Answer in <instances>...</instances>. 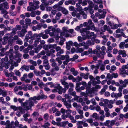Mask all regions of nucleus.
I'll return each instance as SVG.
<instances>
[{
    "label": "nucleus",
    "instance_id": "nucleus-41",
    "mask_svg": "<svg viewBox=\"0 0 128 128\" xmlns=\"http://www.w3.org/2000/svg\"><path fill=\"white\" fill-rule=\"evenodd\" d=\"M29 62L30 63L34 66H36L37 65V64L36 61H34L33 60H29Z\"/></svg>",
    "mask_w": 128,
    "mask_h": 128
},
{
    "label": "nucleus",
    "instance_id": "nucleus-40",
    "mask_svg": "<svg viewBox=\"0 0 128 128\" xmlns=\"http://www.w3.org/2000/svg\"><path fill=\"white\" fill-rule=\"evenodd\" d=\"M122 95V94L121 92H119L118 93H116V98H118L119 97H121Z\"/></svg>",
    "mask_w": 128,
    "mask_h": 128
},
{
    "label": "nucleus",
    "instance_id": "nucleus-38",
    "mask_svg": "<svg viewBox=\"0 0 128 128\" xmlns=\"http://www.w3.org/2000/svg\"><path fill=\"white\" fill-rule=\"evenodd\" d=\"M62 12L64 14L66 15L68 13V11L64 8H63L62 10Z\"/></svg>",
    "mask_w": 128,
    "mask_h": 128
},
{
    "label": "nucleus",
    "instance_id": "nucleus-33",
    "mask_svg": "<svg viewBox=\"0 0 128 128\" xmlns=\"http://www.w3.org/2000/svg\"><path fill=\"white\" fill-rule=\"evenodd\" d=\"M124 31L123 29L119 28L116 30V33H120L122 34L123 32Z\"/></svg>",
    "mask_w": 128,
    "mask_h": 128
},
{
    "label": "nucleus",
    "instance_id": "nucleus-60",
    "mask_svg": "<svg viewBox=\"0 0 128 128\" xmlns=\"http://www.w3.org/2000/svg\"><path fill=\"white\" fill-rule=\"evenodd\" d=\"M98 114L96 113H93L92 115V117L95 118V119H98Z\"/></svg>",
    "mask_w": 128,
    "mask_h": 128
},
{
    "label": "nucleus",
    "instance_id": "nucleus-63",
    "mask_svg": "<svg viewBox=\"0 0 128 128\" xmlns=\"http://www.w3.org/2000/svg\"><path fill=\"white\" fill-rule=\"evenodd\" d=\"M118 74L117 73H112V78H117L118 76Z\"/></svg>",
    "mask_w": 128,
    "mask_h": 128
},
{
    "label": "nucleus",
    "instance_id": "nucleus-2",
    "mask_svg": "<svg viewBox=\"0 0 128 128\" xmlns=\"http://www.w3.org/2000/svg\"><path fill=\"white\" fill-rule=\"evenodd\" d=\"M88 30L87 28H84L81 29L80 30V32L81 33L82 36H83V39L85 40L88 37V34L90 32Z\"/></svg>",
    "mask_w": 128,
    "mask_h": 128
},
{
    "label": "nucleus",
    "instance_id": "nucleus-46",
    "mask_svg": "<svg viewBox=\"0 0 128 128\" xmlns=\"http://www.w3.org/2000/svg\"><path fill=\"white\" fill-rule=\"evenodd\" d=\"M128 84V79H126L124 80V84H123V86L124 87H126L127 84Z\"/></svg>",
    "mask_w": 128,
    "mask_h": 128
},
{
    "label": "nucleus",
    "instance_id": "nucleus-14",
    "mask_svg": "<svg viewBox=\"0 0 128 128\" xmlns=\"http://www.w3.org/2000/svg\"><path fill=\"white\" fill-rule=\"evenodd\" d=\"M120 74L121 75L124 74L128 75V71L126 70L125 69L122 68V69L120 70Z\"/></svg>",
    "mask_w": 128,
    "mask_h": 128
},
{
    "label": "nucleus",
    "instance_id": "nucleus-51",
    "mask_svg": "<svg viewBox=\"0 0 128 128\" xmlns=\"http://www.w3.org/2000/svg\"><path fill=\"white\" fill-rule=\"evenodd\" d=\"M94 32H91L90 33H89L88 34V37L87 38L88 39L90 38L92 36H94Z\"/></svg>",
    "mask_w": 128,
    "mask_h": 128
},
{
    "label": "nucleus",
    "instance_id": "nucleus-49",
    "mask_svg": "<svg viewBox=\"0 0 128 128\" xmlns=\"http://www.w3.org/2000/svg\"><path fill=\"white\" fill-rule=\"evenodd\" d=\"M109 88L110 90H112L113 91H115L116 90V88L115 87H113L112 85L109 86Z\"/></svg>",
    "mask_w": 128,
    "mask_h": 128
},
{
    "label": "nucleus",
    "instance_id": "nucleus-59",
    "mask_svg": "<svg viewBox=\"0 0 128 128\" xmlns=\"http://www.w3.org/2000/svg\"><path fill=\"white\" fill-rule=\"evenodd\" d=\"M38 86L41 88H42L44 86V84L43 82L42 81L40 82L38 84Z\"/></svg>",
    "mask_w": 128,
    "mask_h": 128
},
{
    "label": "nucleus",
    "instance_id": "nucleus-42",
    "mask_svg": "<svg viewBox=\"0 0 128 128\" xmlns=\"http://www.w3.org/2000/svg\"><path fill=\"white\" fill-rule=\"evenodd\" d=\"M120 108H116L115 109V111L117 112H119L120 111V109H122L123 108V106H122L121 105L120 106Z\"/></svg>",
    "mask_w": 128,
    "mask_h": 128
},
{
    "label": "nucleus",
    "instance_id": "nucleus-53",
    "mask_svg": "<svg viewBox=\"0 0 128 128\" xmlns=\"http://www.w3.org/2000/svg\"><path fill=\"white\" fill-rule=\"evenodd\" d=\"M49 117V115L48 113L45 114L44 115V118L45 120H48Z\"/></svg>",
    "mask_w": 128,
    "mask_h": 128
},
{
    "label": "nucleus",
    "instance_id": "nucleus-52",
    "mask_svg": "<svg viewBox=\"0 0 128 128\" xmlns=\"http://www.w3.org/2000/svg\"><path fill=\"white\" fill-rule=\"evenodd\" d=\"M79 86H77L76 88V89L77 90L79 91L80 90H83L85 89V87L84 86H82L80 88H79Z\"/></svg>",
    "mask_w": 128,
    "mask_h": 128
},
{
    "label": "nucleus",
    "instance_id": "nucleus-27",
    "mask_svg": "<svg viewBox=\"0 0 128 128\" xmlns=\"http://www.w3.org/2000/svg\"><path fill=\"white\" fill-rule=\"evenodd\" d=\"M28 76V75L26 74H24L22 77L20 78L21 81L22 82L24 81V80H25L27 78Z\"/></svg>",
    "mask_w": 128,
    "mask_h": 128
},
{
    "label": "nucleus",
    "instance_id": "nucleus-48",
    "mask_svg": "<svg viewBox=\"0 0 128 128\" xmlns=\"http://www.w3.org/2000/svg\"><path fill=\"white\" fill-rule=\"evenodd\" d=\"M66 45H67L68 46H73L74 45L73 44L71 40L69 41L68 42H66Z\"/></svg>",
    "mask_w": 128,
    "mask_h": 128
},
{
    "label": "nucleus",
    "instance_id": "nucleus-45",
    "mask_svg": "<svg viewBox=\"0 0 128 128\" xmlns=\"http://www.w3.org/2000/svg\"><path fill=\"white\" fill-rule=\"evenodd\" d=\"M116 69V67L114 66H111V68L110 70V72L115 70Z\"/></svg>",
    "mask_w": 128,
    "mask_h": 128
},
{
    "label": "nucleus",
    "instance_id": "nucleus-25",
    "mask_svg": "<svg viewBox=\"0 0 128 128\" xmlns=\"http://www.w3.org/2000/svg\"><path fill=\"white\" fill-rule=\"evenodd\" d=\"M101 88L100 86L99 85H97L94 87L92 88V90L91 91H94L96 90V89H100Z\"/></svg>",
    "mask_w": 128,
    "mask_h": 128
},
{
    "label": "nucleus",
    "instance_id": "nucleus-10",
    "mask_svg": "<svg viewBox=\"0 0 128 128\" xmlns=\"http://www.w3.org/2000/svg\"><path fill=\"white\" fill-rule=\"evenodd\" d=\"M71 102L70 100H68V102H65L64 104L68 109H69L72 108V105L70 103Z\"/></svg>",
    "mask_w": 128,
    "mask_h": 128
},
{
    "label": "nucleus",
    "instance_id": "nucleus-35",
    "mask_svg": "<svg viewBox=\"0 0 128 128\" xmlns=\"http://www.w3.org/2000/svg\"><path fill=\"white\" fill-rule=\"evenodd\" d=\"M41 39L40 38H37L34 41V44L35 46H36L39 43V42L40 41Z\"/></svg>",
    "mask_w": 128,
    "mask_h": 128
},
{
    "label": "nucleus",
    "instance_id": "nucleus-58",
    "mask_svg": "<svg viewBox=\"0 0 128 128\" xmlns=\"http://www.w3.org/2000/svg\"><path fill=\"white\" fill-rule=\"evenodd\" d=\"M14 72L16 75L20 77L21 76V73L18 70H15Z\"/></svg>",
    "mask_w": 128,
    "mask_h": 128
},
{
    "label": "nucleus",
    "instance_id": "nucleus-34",
    "mask_svg": "<svg viewBox=\"0 0 128 128\" xmlns=\"http://www.w3.org/2000/svg\"><path fill=\"white\" fill-rule=\"evenodd\" d=\"M5 9H8L9 8V6L8 5V3L6 2H4L3 4Z\"/></svg>",
    "mask_w": 128,
    "mask_h": 128
},
{
    "label": "nucleus",
    "instance_id": "nucleus-7",
    "mask_svg": "<svg viewBox=\"0 0 128 128\" xmlns=\"http://www.w3.org/2000/svg\"><path fill=\"white\" fill-rule=\"evenodd\" d=\"M39 3V2L38 0L34 2V4L32 6V10H34L39 8V6L38 5Z\"/></svg>",
    "mask_w": 128,
    "mask_h": 128
},
{
    "label": "nucleus",
    "instance_id": "nucleus-18",
    "mask_svg": "<svg viewBox=\"0 0 128 128\" xmlns=\"http://www.w3.org/2000/svg\"><path fill=\"white\" fill-rule=\"evenodd\" d=\"M80 15H81L84 19H86L87 18V15L86 14L84 11L82 10L80 11Z\"/></svg>",
    "mask_w": 128,
    "mask_h": 128
},
{
    "label": "nucleus",
    "instance_id": "nucleus-61",
    "mask_svg": "<svg viewBox=\"0 0 128 128\" xmlns=\"http://www.w3.org/2000/svg\"><path fill=\"white\" fill-rule=\"evenodd\" d=\"M54 2V0H48V2H47V4H46V5L48 6L49 4L51 5L53 4Z\"/></svg>",
    "mask_w": 128,
    "mask_h": 128
},
{
    "label": "nucleus",
    "instance_id": "nucleus-12",
    "mask_svg": "<svg viewBox=\"0 0 128 128\" xmlns=\"http://www.w3.org/2000/svg\"><path fill=\"white\" fill-rule=\"evenodd\" d=\"M60 82H61L62 84L64 85V88L66 89V90H67L69 87L68 84L65 81H64L62 80H60Z\"/></svg>",
    "mask_w": 128,
    "mask_h": 128
},
{
    "label": "nucleus",
    "instance_id": "nucleus-8",
    "mask_svg": "<svg viewBox=\"0 0 128 128\" xmlns=\"http://www.w3.org/2000/svg\"><path fill=\"white\" fill-rule=\"evenodd\" d=\"M39 116L38 113L37 112H34L32 114L31 117H32L35 120H37V118Z\"/></svg>",
    "mask_w": 128,
    "mask_h": 128
},
{
    "label": "nucleus",
    "instance_id": "nucleus-47",
    "mask_svg": "<svg viewBox=\"0 0 128 128\" xmlns=\"http://www.w3.org/2000/svg\"><path fill=\"white\" fill-rule=\"evenodd\" d=\"M22 68L26 71L28 72L29 70L30 66H23Z\"/></svg>",
    "mask_w": 128,
    "mask_h": 128
},
{
    "label": "nucleus",
    "instance_id": "nucleus-30",
    "mask_svg": "<svg viewBox=\"0 0 128 128\" xmlns=\"http://www.w3.org/2000/svg\"><path fill=\"white\" fill-rule=\"evenodd\" d=\"M125 44V42H121L119 45V47L120 49H124V45Z\"/></svg>",
    "mask_w": 128,
    "mask_h": 128
},
{
    "label": "nucleus",
    "instance_id": "nucleus-56",
    "mask_svg": "<svg viewBox=\"0 0 128 128\" xmlns=\"http://www.w3.org/2000/svg\"><path fill=\"white\" fill-rule=\"evenodd\" d=\"M106 77L108 79L110 80H112V74H111L110 73H108L107 74Z\"/></svg>",
    "mask_w": 128,
    "mask_h": 128
},
{
    "label": "nucleus",
    "instance_id": "nucleus-37",
    "mask_svg": "<svg viewBox=\"0 0 128 128\" xmlns=\"http://www.w3.org/2000/svg\"><path fill=\"white\" fill-rule=\"evenodd\" d=\"M93 41V40L92 41ZM86 44L88 46H90L93 45L94 44V43L93 42H91L90 40H88L86 42Z\"/></svg>",
    "mask_w": 128,
    "mask_h": 128
},
{
    "label": "nucleus",
    "instance_id": "nucleus-57",
    "mask_svg": "<svg viewBox=\"0 0 128 128\" xmlns=\"http://www.w3.org/2000/svg\"><path fill=\"white\" fill-rule=\"evenodd\" d=\"M69 58V56H68L66 55L65 56L63 55L62 56H61L60 58L62 60H64L66 58Z\"/></svg>",
    "mask_w": 128,
    "mask_h": 128
},
{
    "label": "nucleus",
    "instance_id": "nucleus-50",
    "mask_svg": "<svg viewBox=\"0 0 128 128\" xmlns=\"http://www.w3.org/2000/svg\"><path fill=\"white\" fill-rule=\"evenodd\" d=\"M10 108H11L14 111H16L18 110V107H17L14 106H10Z\"/></svg>",
    "mask_w": 128,
    "mask_h": 128
},
{
    "label": "nucleus",
    "instance_id": "nucleus-13",
    "mask_svg": "<svg viewBox=\"0 0 128 128\" xmlns=\"http://www.w3.org/2000/svg\"><path fill=\"white\" fill-rule=\"evenodd\" d=\"M118 54L119 55H122L123 57H125L126 56V51L124 50H120L118 51Z\"/></svg>",
    "mask_w": 128,
    "mask_h": 128
},
{
    "label": "nucleus",
    "instance_id": "nucleus-64",
    "mask_svg": "<svg viewBox=\"0 0 128 128\" xmlns=\"http://www.w3.org/2000/svg\"><path fill=\"white\" fill-rule=\"evenodd\" d=\"M90 102L94 105H95L96 104L95 100L94 98H92L90 100Z\"/></svg>",
    "mask_w": 128,
    "mask_h": 128
},
{
    "label": "nucleus",
    "instance_id": "nucleus-20",
    "mask_svg": "<svg viewBox=\"0 0 128 128\" xmlns=\"http://www.w3.org/2000/svg\"><path fill=\"white\" fill-rule=\"evenodd\" d=\"M50 124L48 122L45 123L42 126V127L44 128H50Z\"/></svg>",
    "mask_w": 128,
    "mask_h": 128
},
{
    "label": "nucleus",
    "instance_id": "nucleus-43",
    "mask_svg": "<svg viewBox=\"0 0 128 128\" xmlns=\"http://www.w3.org/2000/svg\"><path fill=\"white\" fill-rule=\"evenodd\" d=\"M26 24L30 25L31 24V20L30 18H26L25 20Z\"/></svg>",
    "mask_w": 128,
    "mask_h": 128
},
{
    "label": "nucleus",
    "instance_id": "nucleus-24",
    "mask_svg": "<svg viewBox=\"0 0 128 128\" xmlns=\"http://www.w3.org/2000/svg\"><path fill=\"white\" fill-rule=\"evenodd\" d=\"M62 14L60 12H58L56 14V16L55 17L56 18L57 20H58L60 18V17L62 16Z\"/></svg>",
    "mask_w": 128,
    "mask_h": 128
},
{
    "label": "nucleus",
    "instance_id": "nucleus-9",
    "mask_svg": "<svg viewBox=\"0 0 128 128\" xmlns=\"http://www.w3.org/2000/svg\"><path fill=\"white\" fill-rule=\"evenodd\" d=\"M54 86L55 87L57 88L58 89H60V90H61L62 93H65L66 92V90L64 88H62V87L60 86V84H56Z\"/></svg>",
    "mask_w": 128,
    "mask_h": 128
},
{
    "label": "nucleus",
    "instance_id": "nucleus-16",
    "mask_svg": "<svg viewBox=\"0 0 128 128\" xmlns=\"http://www.w3.org/2000/svg\"><path fill=\"white\" fill-rule=\"evenodd\" d=\"M27 3V1L26 0H21L19 1L18 4L19 5L22 6V5H26Z\"/></svg>",
    "mask_w": 128,
    "mask_h": 128
},
{
    "label": "nucleus",
    "instance_id": "nucleus-55",
    "mask_svg": "<svg viewBox=\"0 0 128 128\" xmlns=\"http://www.w3.org/2000/svg\"><path fill=\"white\" fill-rule=\"evenodd\" d=\"M17 31V29L16 28H13L12 32L11 33V35L13 36L16 34V32Z\"/></svg>",
    "mask_w": 128,
    "mask_h": 128
},
{
    "label": "nucleus",
    "instance_id": "nucleus-1",
    "mask_svg": "<svg viewBox=\"0 0 128 128\" xmlns=\"http://www.w3.org/2000/svg\"><path fill=\"white\" fill-rule=\"evenodd\" d=\"M46 96L44 95L30 97L29 98L28 100H26L25 102H23L21 105L24 107L26 110H28L31 109L32 106H34L33 101L35 102L36 100H39L41 99L46 98Z\"/></svg>",
    "mask_w": 128,
    "mask_h": 128
},
{
    "label": "nucleus",
    "instance_id": "nucleus-17",
    "mask_svg": "<svg viewBox=\"0 0 128 128\" xmlns=\"http://www.w3.org/2000/svg\"><path fill=\"white\" fill-rule=\"evenodd\" d=\"M27 32L26 30L25 29H23L22 30L21 32H20V36H24V34L26 33ZM20 32H19L18 33Z\"/></svg>",
    "mask_w": 128,
    "mask_h": 128
},
{
    "label": "nucleus",
    "instance_id": "nucleus-36",
    "mask_svg": "<svg viewBox=\"0 0 128 128\" xmlns=\"http://www.w3.org/2000/svg\"><path fill=\"white\" fill-rule=\"evenodd\" d=\"M109 24L111 26H112V25L114 26V27L112 28H112H118V24H114L111 23L110 22L109 23Z\"/></svg>",
    "mask_w": 128,
    "mask_h": 128
},
{
    "label": "nucleus",
    "instance_id": "nucleus-29",
    "mask_svg": "<svg viewBox=\"0 0 128 128\" xmlns=\"http://www.w3.org/2000/svg\"><path fill=\"white\" fill-rule=\"evenodd\" d=\"M91 84V82H89L88 83V85L86 88V89L88 90H89V91H91V89L90 88V86Z\"/></svg>",
    "mask_w": 128,
    "mask_h": 128
},
{
    "label": "nucleus",
    "instance_id": "nucleus-62",
    "mask_svg": "<svg viewBox=\"0 0 128 128\" xmlns=\"http://www.w3.org/2000/svg\"><path fill=\"white\" fill-rule=\"evenodd\" d=\"M124 88V87L123 86V84L122 86H119L118 89V90L119 92H122V90L123 88Z\"/></svg>",
    "mask_w": 128,
    "mask_h": 128
},
{
    "label": "nucleus",
    "instance_id": "nucleus-31",
    "mask_svg": "<svg viewBox=\"0 0 128 128\" xmlns=\"http://www.w3.org/2000/svg\"><path fill=\"white\" fill-rule=\"evenodd\" d=\"M80 76L82 78H83L85 79H88V75H86L84 73H82L80 74Z\"/></svg>",
    "mask_w": 128,
    "mask_h": 128
},
{
    "label": "nucleus",
    "instance_id": "nucleus-28",
    "mask_svg": "<svg viewBox=\"0 0 128 128\" xmlns=\"http://www.w3.org/2000/svg\"><path fill=\"white\" fill-rule=\"evenodd\" d=\"M123 102V100H117L115 102V103L116 105H122V104Z\"/></svg>",
    "mask_w": 128,
    "mask_h": 128
},
{
    "label": "nucleus",
    "instance_id": "nucleus-5",
    "mask_svg": "<svg viewBox=\"0 0 128 128\" xmlns=\"http://www.w3.org/2000/svg\"><path fill=\"white\" fill-rule=\"evenodd\" d=\"M2 62V64L0 65V70H3V67L4 66V64L7 63L8 62V58L6 57L4 58H2L1 60Z\"/></svg>",
    "mask_w": 128,
    "mask_h": 128
},
{
    "label": "nucleus",
    "instance_id": "nucleus-32",
    "mask_svg": "<svg viewBox=\"0 0 128 128\" xmlns=\"http://www.w3.org/2000/svg\"><path fill=\"white\" fill-rule=\"evenodd\" d=\"M65 41L66 39L65 38H61L60 39V42H59V44L61 46L63 45L64 44V42Z\"/></svg>",
    "mask_w": 128,
    "mask_h": 128
},
{
    "label": "nucleus",
    "instance_id": "nucleus-22",
    "mask_svg": "<svg viewBox=\"0 0 128 128\" xmlns=\"http://www.w3.org/2000/svg\"><path fill=\"white\" fill-rule=\"evenodd\" d=\"M76 6L77 7L76 9L80 11L82 10V8L80 6V4L79 3H77L76 4Z\"/></svg>",
    "mask_w": 128,
    "mask_h": 128
},
{
    "label": "nucleus",
    "instance_id": "nucleus-54",
    "mask_svg": "<svg viewBox=\"0 0 128 128\" xmlns=\"http://www.w3.org/2000/svg\"><path fill=\"white\" fill-rule=\"evenodd\" d=\"M0 101L3 104L6 105V104H7L6 102L4 101V99L2 97L0 98Z\"/></svg>",
    "mask_w": 128,
    "mask_h": 128
},
{
    "label": "nucleus",
    "instance_id": "nucleus-6",
    "mask_svg": "<svg viewBox=\"0 0 128 128\" xmlns=\"http://www.w3.org/2000/svg\"><path fill=\"white\" fill-rule=\"evenodd\" d=\"M72 15L73 16H76L79 20H81L82 18L80 14L79 13H77L76 12H72Z\"/></svg>",
    "mask_w": 128,
    "mask_h": 128
},
{
    "label": "nucleus",
    "instance_id": "nucleus-23",
    "mask_svg": "<svg viewBox=\"0 0 128 128\" xmlns=\"http://www.w3.org/2000/svg\"><path fill=\"white\" fill-rule=\"evenodd\" d=\"M112 49V46H108L106 50V52L107 53L111 52Z\"/></svg>",
    "mask_w": 128,
    "mask_h": 128
},
{
    "label": "nucleus",
    "instance_id": "nucleus-21",
    "mask_svg": "<svg viewBox=\"0 0 128 128\" xmlns=\"http://www.w3.org/2000/svg\"><path fill=\"white\" fill-rule=\"evenodd\" d=\"M64 53V51L63 49L60 50L59 51L57 52L56 56H60L62 54Z\"/></svg>",
    "mask_w": 128,
    "mask_h": 128
},
{
    "label": "nucleus",
    "instance_id": "nucleus-44",
    "mask_svg": "<svg viewBox=\"0 0 128 128\" xmlns=\"http://www.w3.org/2000/svg\"><path fill=\"white\" fill-rule=\"evenodd\" d=\"M106 116L104 114L100 116L98 119L99 120L101 121H103L104 120V118Z\"/></svg>",
    "mask_w": 128,
    "mask_h": 128
},
{
    "label": "nucleus",
    "instance_id": "nucleus-26",
    "mask_svg": "<svg viewBox=\"0 0 128 128\" xmlns=\"http://www.w3.org/2000/svg\"><path fill=\"white\" fill-rule=\"evenodd\" d=\"M105 54L106 52L105 51H102L100 52L99 56H98H98L99 57H100L101 56V55L103 56V57H102L101 58H104V56L105 55Z\"/></svg>",
    "mask_w": 128,
    "mask_h": 128
},
{
    "label": "nucleus",
    "instance_id": "nucleus-11",
    "mask_svg": "<svg viewBox=\"0 0 128 128\" xmlns=\"http://www.w3.org/2000/svg\"><path fill=\"white\" fill-rule=\"evenodd\" d=\"M9 33L6 34L4 38V40L2 41V44H6L7 42V41L8 38V36L10 35Z\"/></svg>",
    "mask_w": 128,
    "mask_h": 128
},
{
    "label": "nucleus",
    "instance_id": "nucleus-3",
    "mask_svg": "<svg viewBox=\"0 0 128 128\" xmlns=\"http://www.w3.org/2000/svg\"><path fill=\"white\" fill-rule=\"evenodd\" d=\"M38 36V34H34L32 35V32L31 31H30L28 32V34L26 35L25 36V38L26 39L28 40L29 39L34 40L35 37H36Z\"/></svg>",
    "mask_w": 128,
    "mask_h": 128
},
{
    "label": "nucleus",
    "instance_id": "nucleus-4",
    "mask_svg": "<svg viewBox=\"0 0 128 128\" xmlns=\"http://www.w3.org/2000/svg\"><path fill=\"white\" fill-rule=\"evenodd\" d=\"M62 30L63 32L61 33V35L63 36L66 38L71 37V35L68 33L69 32V31L67 28L64 27L62 28Z\"/></svg>",
    "mask_w": 128,
    "mask_h": 128
},
{
    "label": "nucleus",
    "instance_id": "nucleus-39",
    "mask_svg": "<svg viewBox=\"0 0 128 128\" xmlns=\"http://www.w3.org/2000/svg\"><path fill=\"white\" fill-rule=\"evenodd\" d=\"M84 116L83 115H77L75 116V118L76 119H78L79 118L82 119L83 118Z\"/></svg>",
    "mask_w": 128,
    "mask_h": 128
},
{
    "label": "nucleus",
    "instance_id": "nucleus-15",
    "mask_svg": "<svg viewBox=\"0 0 128 128\" xmlns=\"http://www.w3.org/2000/svg\"><path fill=\"white\" fill-rule=\"evenodd\" d=\"M48 108V104H44L41 107V108L44 110H46Z\"/></svg>",
    "mask_w": 128,
    "mask_h": 128
},
{
    "label": "nucleus",
    "instance_id": "nucleus-19",
    "mask_svg": "<svg viewBox=\"0 0 128 128\" xmlns=\"http://www.w3.org/2000/svg\"><path fill=\"white\" fill-rule=\"evenodd\" d=\"M91 26H87L88 30H89L90 29L92 30H96V28L94 25V24L91 25Z\"/></svg>",
    "mask_w": 128,
    "mask_h": 128
}]
</instances>
